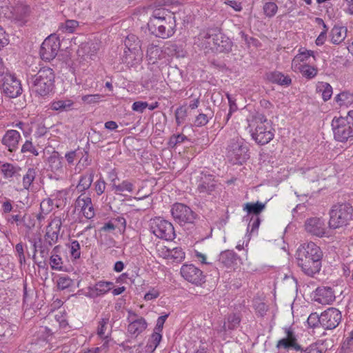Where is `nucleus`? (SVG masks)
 Returning a JSON list of instances; mask_svg holds the SVG:
<instances>
[{"instance_id":"nucleus-43","label":"nucleus","mask_w":353,"mask_h":353,"mask_svg":"<svg viewBox=\"0 0 353 353\" xmlns=\"http://www.w3.org/2000/svg\"><path fill=\"white\" fill-rule=\"evenodd\" d=\"M298 72H301L302 76L307 79H314L318 74V69L310 65H303L298 69Z\"/></svg>"},{"instance_id":"nucleus-60","label":"nucleus","mask_w":353,"mask_h":353,"mask_svg":"<svg viewBox=\"0 0 353 353\" xmlns=\"http://www.w3.org/2000/svg\"><path fill=\"white\" fill-rule=\"evenodd\" d=\"M188 138L183 134H173L169 141V144L172 147L176 146L187 140Z\"/></svg>"},{"instance_id":"nucleus-2","label":"nucleus","mask_w":353,"mask_h":353,"mask_svg":"<svg viewBox=\"0 0 353 353\" xmlns=\"http://www.w3.org/2000/svg\"><path fill=\"white\" fill-rule=\"evenodd\" d=\"M149 30L156 37L168 39L171 37L176 30V19L173 13L165 8H157L148 23Z\"/></svg>"},{"instance_id":"nucleus-56","label":"nucleus","mask_w":353,"mask_h":353,"mask_svg":"<svg viewBox=\"0 0 353 353\" xmlns=\"http://www.w3.org/2000/svg\"><path fill=\"white\" fill-rule=\"evenodd\" d=\"M72 285V280L67 276H60L57 280V287L60 290H65Z\"/></svg>"},{"instance_id":"nucleus-35","label":"nucleus","mask_w":353,"mask_h":353,"mask_svg":"<svg viewBox=\"0 0 353 353\" xmlns=\"http://www.w3.org/2000/svg\"><path fill=\"white\" fill-rule=\"evenodd\" d=\"M347 30L344 27L334 26L330 34V41L333 44H339L346 37Z\"/></svg>"},{"instance_id":"nucleus-29","label":"nucleus","mask_w":353,"mask_h":353,"mask_svg":"<svg viewBox=\"0 0 353 353\" xmlns=\"http://www.w3.org/2000/svg\"><path fill=\"white\" fill-rule=\"evenodd\" d=\"M215 181L212 175H204L201 177L199 183L197 185V190L200 193L210 194L215 188Z\"/></svg>"},{"instance_id":"nucleus-3","label":"nucleus","mask_w":353,"mask_h":353,"mask_svg":"<svg viewBox=\"0 0 353 353\" xmlns=\"http://www.w3.org/2000/svg\"><path fill=\"white\" fill-rule=\"evenodd\" d=\"M54 72L49 67L41 68L29 81L32 92L41 97L49 95L54 88Z\"/></svg>"},{"instance_id":"nucleus-12","label":"nucleus","mask_w":353,"mask_h":353,"mask_svg":"<svg viewBox=\"0 0 353 353\" xmlns=\"http://www.w3.org/2000/svg\"><path fill=\"white\" fill-rule=\"evenodd\" d=\"M127 321L128 323L127 327L128 334L132 337H137L148 327L146 320L131 310L128 312Z\"/></svg>"},{"instance_id":"nucleus-4","label":"nucleus","mask_w":353,"mask_h":353,"mask_svg":"<svg viewBox=\"0 0 353 353\" xmlns=\"http://www.w3.org/2000/svg\"><path fill=\"white\" fill-rule=\"evenodd\" d=\"M285 336L280 339L276 344L278 349L294 350L295 353H323L321 345L312 343L303 348L298 343L294 332L290 327L285 328Z\"/></svg>"},{"instance_id":"nucleus-31","label":"nucleus","mask_w":353,"mask_h":353,"mask_svg":"<svg viewBox=\"0 0 353 353\" xmlns=\"http://www.w3.org/2000/svg\"><path fill=\"white\" fill-rule=\"evenodd\" d=\"M73 105L74 101L72 99H54L50 103V108L52 110L63 112L70 110Z\"/></svg>"},{"instance_id":"nucleus-62","label":"nucleus","mask_w":353,"mask_h":353,"mask_svg":"<svg viewBox=\"0 0 353 353\" xmlns=\"http://www.w3.org/2000/svg\"><path fill=\"white\" fill-rule=\"evenodd\" d=\"M168 316V314H165V315L159 316L157 319V324L154 327L153 332H157V333L161 334V332L163 328V325H164Z\"/></svg>"},{"instance_id":"nucleus-50","label":"nucleus","mask_w":353,"mask_h":353,"mask_svg":"<svg viewBox=\"0 0 353 353\" xmlns=\"http://www.w3.org/2000/svg\"><path fill=\"white\" fill-rule=\"evenodd\" d=\"M263 10L267 17L272 18L276 14L278 6L274 2L269 1L264 3Z\"/></svg>"},{"instance_id":"nucleus-8","label":"nucleus","mask_w":353,"mask_h":353,"mask_svg":"<svg viewBox=\"0 0 353 353\" xmlns=\"http://www.w3.org/2000/svg\"><path fill=\"white\" fill-rule=\"evenodd\" d=\"M227 150V157L232 164H243L249 159L248 147L242 138L232 139Z\"/></svg>"},{"instance_id":"nucleus-48","label":"nucleus","mask_w":353,"mask_h":353,"mask_svg":"<svg viewBox=\"0 0 353 353\" xmlns=\"http://www.w3.org/2000/svg\"><path fill=\"white\" fill-rule=\"evenodd\" d=\"M70 249V254L72 259H78L81 256V246L78 241L72 240L68 245Z\"/></svg>"},{"instance_id":"nucleus-34","label":"nucleus","mask_w":353,"mask_h":353,"mask_svg":"<svg viewBox=\"0 0 353 353\" xmlns=\"http://www.w3.org/2000/svg\"><path fill=\"white\" fill-rule=\"evenodd\" d=\"M94 176V172L93 170H90L81 175L77 185V190L80 192H84L88 190L93 181Z\"/></svg>"},{"instance_id":"nucleus-14","label":"nucleus","mask_w":353,"mask_h":353,"mask_svg":"<svg viewBox=\"0 0 353 353\" xmlns=\"http://www.w3.org/2000/svg\"><path fill=\"white\" fill-rule=\"evenodd\" d=\"M180 273L185 280L196 285L200 286L205 282L203 271L193 264H183Z\"/></svg>"},{"instance_id":"nucleus-36","label":"nucleus","mask_w":353,"mask_h":353,"mask_svg":"<svg viewBox=\"0 0 353 353\" xmlns=\"http://www.w3.org/2000/svg\"><path fill=\"white\" fill-rule=\"evenodd\" d=\"M37 176V170L33 168L27 170L25 174L22 177L23 189L30 191L33 188V182Z\"/></svg>"},{"instance_id":"nucleus-18","label":"nucleus","mask_w":353,"mask_h":353,"mask_svg":"<svg viewBox=\"0 0 353 353\" xmlns=\"http://www.w3.org/2000/svg\"><path fill=\"white\" fill-rule=\"evenodd\" d=\"M218 32L219 31L214 30L203 31L198 35L194 43L205 50V52H212V47L214 46Z\"/></svg>"},{"instance_id":"nucleus-9","label":"nucleus","mask_w":353,"mask_h":353,"mask_svg":"<svg viewBox=\"0 0 353 353\" xmlns=\"http://www.w3.org/2000/svg\"><path fill=\"white\" fill-rule=\"evenodd\" d=\"M3 76L1 88L3 93L10 98H16L21 94L22 88L19 80L14 75L5 74V68L0 57V77Z\"/></svg>"},{"instance_id":"nucleus-46","label":"nucleus","mask_w":353,"mask_h":353,"mask_svg":"<svg viewBox=\"0 0 353 353\" xmlns=\"http://www.w3.org/2000/svg\"><path fill=\"white\" fill-rule=\"evenodd\" d=\"M78 26L79 22L77 21L68 19L60 24L59 29L63 32L72 33Z\"/></svg>"},{"instance_id":"nucleus-38","label":"nucleus","mask_w":353,"mask_h":353,"mask_svg":"<svg viewBox=\"0 0 353 353\" xmlns=\"http://www.w3.org/2000/svg\"><path fill=\"white\" fill-rule=\"evenodd\" d=\"M134 188V183L128 180H124L119 184H112V190L117 194H122L123 192L132 193Z\"/></svg>"},{"instance_id":"nucleus-20","label":"nucleus","mask_w":353,"mask_h":353,"mask_svg":"<svg viewBox=\"0 0 353 353\" xmlns=\"http://www.w3.org/2000/svg\"><path fill=\"white\" fill-rule=\"evenodd\" d=\"M61 225V221L57 217L53 219L48 225L44 238L49 247L52 246L58 241Z\"/></svg>"},{"instance_id":"nucleus-13","label":"nucleus","mask_w":353,"mask_h":353,"mask_svg":"<svg viewBox=\"0 0 353 353\" xmlns=\"http://www.w3.org/2000/svg\"><path fill=\"white\" fill-rule=\"evenodd\" d=\"M60 40L55 35H50L42 43L40 56L43 60L50 61L55 58L60 49Z\"/></svg>"},{"instance_id":"nucleus-17","label":"nucleus","mask_w":353,"mask_h":353,"mask_svg":"<svg viewBox=\"0 0 353 353\" xmlns=\"http://www.w3.org/2000/svg\"><path fill=\"white\" fill-rule=\"evenodd\" d=\"M125 46L128 51H125V62L128 64H132L128 61L131 55H134V59L140 61L141 59V43L139 39L134 34L128 35L125 40Z\"/></svg>"},{"instance_id":"nucleus-49","label":"nucleus","mask_w":353,"mask_h":353,"mask_svg":"<svg viewBox=\"0 0 353 353\" xmlns=\"http://www.w3.org/2000/svg\"><path fill=\"white\" fill-rule=\"evenodd\" d=\"M175 120L178 126L181 125L185 121L188 116L187 108L184 106H179L176 108L174 112Z\"/></svg>"},{"instance_id":"nucleus-11","label":"nucleus","mask_w":353,"mask_h":353,"mask_svg":"<svg viewBox=\"0 0 353 353\" xmlns=\"http://www.w3.org/2000/svg\"><path fill=\"white\" fill-rule=\"evenodd\" d=\"M170 212L174 221L181 225L193 223L196 216L190 207L180 203L173 204Z\"/></svg>"},{"instance_id":"nucleus-58","label":"nucleus","mask_w":353,"mask_h":353,"mask_svg":"<svg viewBox=\"0 0 353 353\" xmlns=\"http://www.w3.org/2000/svg\"><path fill=\"white\" fill-rule=\"evenodd\" d=\"M106 187V183L103 178L101 176L98 180L94 183V189L98 196L101 195Z\"/></svg>"},{"instance_id":"nucleus-27","label":"nucleus","mask_w":353,"mask_h":353,"mask_svg":"<svg viewBox=\"0 0 353 353\" xmlns=\"http://www.w3.org/2000/svg\"><path fill=\"white\" fill-rule=\"evenodd\" d=\"M311 57L315 59L314 51L307 50L301 51L300 49L299 50V53L294 57L292 61V70L295 72H298V69H300V67H302L303 65H307L305 62Z\"/></svg>"},{"instance_id":"nucleus-47","label":"nucleus","mask_w":353,"mask_h":353,"mask_svg":"<svg viewBox=\"0 0 353 353\" xmlns=\"http://www.w3.org/2000/svg\"><path fill=\"white\" fill-rule=\"evenodd\" d=\"M49 167L55 173L61 172L63 167L61 159L56 155L51 156L49 158Z\"/></svg>"},{"instance_id":"nucleus-25","label":"nucleus","mask_w":353,"mask_h":353,"mask_svg":"<svg viewBox=\"0 0 353 353\" xmlns=\"http://www.w3.org/2000/svg\"><path fill=\"white\" fill-rule=\"evenodd\" d=\"M335 300L334 292L327 286L319 287L316 290L315 301L319 303L331 304Z\"/></svg>"},{"instance_id":"nucleus-16","label":"nucleus","mask_w":353,"mask_h":353,"mask_svg":"<svg viewBox=\"0 0 353 353\" xmlns=\"http://www.w3.org/2000/svg\"><path fill=\"white\" fill-rule=\"evenodd\" d=\"M114 288V283L106 281H99L94 285H89L84 293V295L90 299H95L102 296L109 292Z\"/></svg>"},{"instance_id":"nucleus-42","label":"nucleus","mask_w":353,"mask_h":353,"mask_svg":"<svg viewBox=\"0 0 353 353\" xmlns=\"http://www.w3.org/2000/svg\"><path fill=\"white\" fill-rule=\"evenodd\" d=\"M240 321L239 316L235 314H230L228 316L227 321L224 322L221 330L225 332L228 330H234L239 326Z\"/></svg>"},{"instance_id":"nucleus-33","label":"nucleus","mask_w":353,"mask_h":353,"mask_svg":"<svg viewBox=\"0 0 353 353\" xmlns=\"http://www.w3.org/2000/svg\"><path fill=\"white\" fill-rule=\"evenodd\" d=\"M1 172L5 179H9L13 177H19L21 168L16 165L5 163L1 166Z\"/></svg>"},{"instance_id":"nucleus-54","label":"nucleus","mask_w":353,"mask_h":353,"mask_svg":"<svg viewBox=\"0 0 353 353\" xmlns=\"http://www.w3.org/2000/svg\"><path fill=\"white\" fill-rule=\"evenodd\" d=\"M226 96H227V98L228 99L230 109H229V112H228V113L226 115L225 119V123H227L229 121V119L231 117L232 113L236 112V110H237V105L236 104L235 99L232 95H230V94H227Z\"/></svg>"},{"instance_id":"nucleus-37","label":"nucleus","mask_w":353,"mask_h":353,"mask_svg":"<svg viewBox=\"0 0 353 353\" xmlns=\"http://www.w3.org/2000/svg\"><path fill=\"white\" fill-rule=\"evenodd\" d=\"M269 79L281 85H289L291 84L292 80L288 75H285L281 72L275 71L271 72L268 76Z\"/></svg>"},{"instance_id":"nucleus-30","label":"nucleus","mask_w":353,"mask_h":353,"mask_svg":"<svg viewBox=\"0 0 353 353\" xmlns=\"http://www.w3.org/2000/svg\"><path fill=\"white\" fill-rule=\"evenodd\" d=\"M239 260L238 255L232 250H225L219 255V261L226 268H233Z\"/></svg>"},{"instance_id":"nucleus-6","label":"nucleus","mask_w":353,"mask_h":353,"mask_svg":"<svg viewBox=\"0 0 353 353\" xmlns=\"http://www.w3.org/2000/svg\"><path fill=\"white\" fill-rule=\"evenodd\" d=\"M353 208L351 204L341 203L334 205L330 211L329 227L337 229L349 224L352 219Z\"/></svg>"},{"instance_id":"nucleus-52","label":"nucleus","mask_w":353,"mask_h":353,"mask_svg":"<svg viewBox=\"0 0 353 353\" xmlns=\"http://www.w3.org/2000/svg\"><path fill=\"white\" fill-rule=\"evenodd\" d=\"M308 326L312 328L321 326V314L319 315L316 312L310 314L307 319Z\"/></svg>"},{"instance_id":"nucleus-45","label":"nucleus","mask_w":353,"mask_h":353,"mask_svg":"<svg viewBox=\"0 0 353 353\" xmlns=\"http://www.w3.org/2000/svg\"><path fill=\"white\" fill-rule=\"evenodd\" d=\"M185 259V252L181 248H174L170 249L168 261L171 262L179 263Z\"/></svg>"},{"instance_id":"nucleus-39","label":"nucleus","mask_w":353,"mask_h":353,"mask_svg":"<svg viewBox=\"0 0 353 353\" xmlns=\"http://www.w3.org/2000/svg\"><path fill=\"white\" fill-rule=\"evenodd\" d=\"M265 205L261 202L247 203L243 207V210L248 214H252L254 216H259V214L265 209Z\"/></svg>"},{"instance_id":"nucleus-41","label":"nucleus","mask_w":353,"mask_h":353,"mask_svg":"<svg viewBox=\"0 0 353 353\" xmlns=\"http://www.w3.org/2000/svg\"><path fill=\"white\" fill-rule=\"evenodd\" d=\"M162 339V334L153 332L148 340V342L145 346V351L148 353H152L158 347Z\"/></svg>"},{"instance_id":"nucleus-53","label":"nucleus","mask_w":353,"mask_h":353,"mask_svg":"<svg viewBox=\"0 0 353 353\" xmlns=\"http://www.w3.org/2000/svg\"><path fill=\"white\" fill-rule=\"evenodd\" d=\"M316 20L319 23H322V25L323 26V30L319 34V35L318 36V37L316 39L315 43L317 46H322L324 44V43L326 41L327 31L328 28H327V26L325 25V23H324V21L321 19L317 18Z\"/></svg>"},{"instance_id":"nucleus-10","label":"nucleus","mask_w":353,"mask_h":353,"mask_svg":"<svg viewBox=\"0 0 353 353\" xmlns=\"http://www.w3.org/2000/svg\"><path fill=\"white\" fill-rule=\"evenodd\" d=\"M150 230L157 237L165 241H172L176 236L172 224L161 217L150 221Z\"/></svg>"},{"instance_id":"nucleus-63","label":"nucleus","mask_w":353,"mask_h":353,"mask_svg":"<svg viewBox=\"0 0 353 353\" xmlns=\"http://www.w3.org/2000/svg\"><path fill=\"white\" fill-rule=\"evenodd\" d=\"M261 223V219L259 216H252L250 220L248 227L251 228V233L257 232Z\"/></svg>"},{"instance_id":"nucleus-22","label":"nucleus","mask_w":353,"mask_h":353,"mask_svg":"<svg viewBox=\"0 0 353 353\" xmlns=\"http://www.w3.org/2000/svg\"><path fill=\"white\" fill-rule=\"evenodd\" d=\"M21 137L16 130H8L3 135L1 143L10 152H16Z\"/></svg>"},{"instance_id":"nucleus-23","label":"nucleus","mask_w":353,"mask_h":353,"mask_svg":"<svg viewBox=\"0 0 353 353\" xmlns=\"http://www.w3.org/2000/svg\"><path fill=\"white\" fill-rule=\"evenodd\" d=\"M110 316L105 315L98 323L97 329V336L103 342V346H106L112 340V327H108Z\"/></svg>"},{"instance_id":"nucleus-64","label":"nucleus","mask_w":353,"mask_h":353,"mask_svg":"<svg viewBox=\"0 0 353 353\" xmlns=\"http://www.w3.org/2000/svg\"><path fill=\"white\" fill-rule=\"evenodd\" d=\"M342 348L347 351H353V330L350 333V336L343 341Z\"/></svg>"},{"instance_id":"nucleus-55","label":"nucleus","mask_w":353,"mask_h":353,"mask_svg":"<svg viewBox=\"0 0 353 353\" xmlns=\"http://www.w3.org/2000/svg\"><path fill=\"white\" fill-rule=\"evenodd\" d=\"M21 153H26V152H30L34 156H38L39 152L35 148V147L33 145L31 141L27 140L26 142L23 144L21 149Z\"/></svg>"},{"instance_id":"nucleus-7","label":"nucleus","mask_w":353,"mask_h":353,"mask_svg":"<svg viewBox=\"0 0 353 353\" xmlns=\"http://www.w3.org/2000/svg\"><path fill=\"white\" fill-rule=\"evenodd\" d=\"M334 139L341 142L353 139V110L346 117H334L332 121Z\"/></svg>"},{"instance_id":"nucleus-44","label":"nucleus","mask_w":353,"mask_h":353,"mask_svg":"<svg viewBox=\"0 0 353 353\" xmlns=\"http://www.w3.org/2000/svg\"><path fill=\"white\" fill-rule=\"evenodd\" d=\"M335 100L341 106H348L353 102V95L348 92H342L336 95Z\"/></svg>"},{"instance_id":"nucleus-21","label":"nucleus","mask_w":353,"mask_h":353,"mask_svg":"<svg viewBox=\"0 0 353 353\" xmlns=\"http://www.w3.org/2000/svg\"><path fill=\"white\" fill-rule=\"evenodd\" d=\"M305 230L312 235L319 237L327 236L324 221L320 218H310L305 223Z\"/></svg>"},{"instance_id":"nucleus-61","label":"nucleus","mask_w":353,"mask_h":353,"mask_svg":"<svg viewBox=\"0 0 353 353\" xmlns=\"http://www.w3.org/2000/svg\"><path fill=\"white\" fill-rule=\"evenodd\" d=\"M209 121V117L206 114L200 113L194 121V125L201 127L205 125Z\"/></svg>"},{"instance_id":"nucleus-1","label":"nucleus","mask_w":353,"mask_h":353,"mask_svg":"<svg viewBox=\"0 0 353 353\" xmlns=\"http://www.w3.org/2000/svg\"><path fill=\"white\" fill-rule=\"evenodd\" d=\"M323 252L313 242L301 244L296 252L298 266L307 276L314 277L319 273L322 267Z\"/></svg>"},{"instance_id":"nucleus-19","label":"nucleus","mask_w":353,"mask_h":353,"mask_svg":"<svg viewBox=\"0 0 353 353\" xmlns=\"http://www.w3.org/2000/svg\"><path fill=\"white\" fill-rule=\"evenodd\" d=\"M10 8V14H8L7 18L14 21L20 26L25 24L30 12L29 7L19 1L14 6H11Z\"/></svg>"},{"instance_id":"nucleus-28","label":"nucleus","mask_w":353,"mask_h":353,"mask_svg":"<svg viewBox=\"0 0 353 353\" xmlns=\"http://www.w3.org/2000/svg\"><path fill=\"white\" fill-rule=\"evenodd\" d=\"M60 245H56L51 251L49 264L52 270L62 271L63 270V261L60 255Z\"/></svg>"},{"instance_id":"nucleus-24","label":"nucleus","mask_w":353,"mask_h":353,"mask_svg":"<svg viewBox=\"0 0 353 353\" xmlns=\"http://www.w3.org/2000/svg\"><path fill=\"white\" fill-rule=\"evenodd\" d=\"M76 207L81 209L83 216L88 219H91L95 215L92 199L89 196L80 195L76 200Z\"/></svg>"},{"instance_id":"nucleus-51","label":"nucleus","mask_w":353,"mask_h":353,"mask_svg":"<svg viewBox=\"0 0 353 353\" xmlns=\"http://www.w3.org/2000/svg\"><path fill=\"white\" fill-rule=\"evenodd\" d=\"M161 52V51L160 48L157 46H154L153 44L150 45L147 50V55L152 63H154L160 57Z\"/></svg>"},{"instance_id":"nucleus-32","label":"nucleus","mask_w":353,"mask_h":353,"mask_svg":"<svg viewBox=\"0 0 353 353\" xmlns=\"http://www.w3.org/2000/svg\"><path fill=\"white\" fill-rule=\"evenodd\" d=\"M68 191L65 189L57 190L53 194H52V199L47 201V203L50 204L52 203L58 208L64 207L67 203V196Z\"/></svg>"},{"instance_id":"nucleus-15","label":"nucleus","mask_w":353,"mask_h":353,"mask_svg":"<svg viewBox=\"0 0 353 353\" xmlns=\"http://www.w3.org/2000/svg\"><path fill=\"white\" fill-rule=\"evenodd\" d=\"M341 318L338 309L330 307L321 313V327L324 330H333L339 325Z\"/></svg>"},{"instance_id":"nucleus-26","label":"nucleus","mask_w":353,"mask_h":353,"mask_svg":"<svg viewBox=\"0 0 353 353\" xmlns=\"http://www.w3.org/2000/svg\"><path fill=\"white\" fill-rule=\"evenodd\" d=\"M232 43L230 39L219 31L214 46L212 47V52H229L232 50Z\"/></svg>"},{"instance_id":"nucleus-40","label":"nucleus","mask_w":353,"mask_h":353,"mask_svg":"<svg viewBox=\"0 0 353 353\" xmlns=\"http://www.w3.org/2000/svg\"><path fill=\"white\" fill-rule=\"evenodd\" d=\"M316 92L321 94L324 101H327L332 95V88L328 83L319 82L316 85Z\"/></svg>"},{"instance_id":"nucleus-5","label":"nucleus","mask_w":353,"mask_h":353,"mask_svg":"<svg viewBox=\"0 0 353 353\" xmlns=\"http://www.w3.org/2000/svg\"><path fill=\"white\" fill-rule=\"evenodd\" d=\"M250 127L252 138L259 145L268 143L274 137L270 122L264 116L256 117Z\"/></svg>"},{"instance_id":"nucleus-59","label":"nucleus","mask_w":353,"mask_h":353,"mask_svg":"<svg viewBox=\"0 0 353 353\" xmlns=\"http://www.w3.org/2000/svg\"><path fill=\"white\" fill-rule=\"evenodd\" d=\"M101 98L102 95L96 94L84 95L82 97L81 99L84 103L88 104H94L99 102Z\"/></svg>"},{"instance_id":"nucleus-57","label":"nucleus","mask_w":353,"mask_h":353,"mask_svg":"<svg viewBox=\"0 0 353 353\" xmlns=\"http://www.w3.org/2000/svg\"><path fill=\"white\" fill-rule=\"evenodd\" d=\"M10 3L9 0H0V17L7 18L10 14Z\"/></svg>"}]
</instances>
